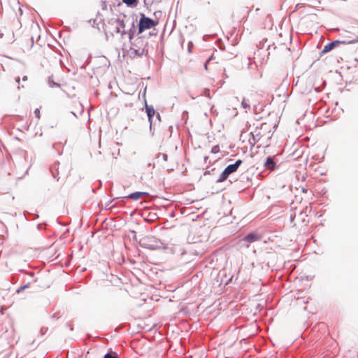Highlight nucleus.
<instances>
[{"instance_id":"nucleus-17","label":"nucleus","mask_w":358,"mask_h":358,"mask_svg":"<svg viewBox=\"0 0 358 358\" xmlns=\"http://www.w3.org/2000/svg\"><path fill=\"white\" fill-rule=\"evenodd\" d=\"M23 80H27V76H24L23 78H22Z\"/></svg>"},{"instance_id":"nucleus-13","label":"nucleus","mask_w":358,"mask_h":358,"mask_svg":"<svg viewBox=\"0 0 358 358\" xmlns=\"http://www.w3.org/2000/svg\"><path fill=\"white\" fill-rule=\"evenodd\" d=\"M220 147L219 145H215L214 147H213L212 150H211V152L213 153V154H216V153H218L220 152Z\"/></svg>"},{"instance_id":"nucleus-12","label":"nucleus","mask_w":358,"mask_h":358,"mask_svg":"<svg viewBox=\"0 0 358 358\" xmlns=\"http://www.w3.org/2000/svg\"><path fill=\"white\" fill-rule=\"evenodd\" d=\"M123 3L127 4V6H135L137 3L138 0H122Z\"/></svg>"},{"instance_id":"nucleus-2","label":"nucleus","mask_w":358,"mask_h":358,"mask_svg":"<svg viewBox=\"0 0 358 358\" xmlns=\"http://www.w3.org/2000/svg\"><path fill=\"white\" fill-rule=\"evenodd\" d=\"M129 18L126 15L122 17H112L109 20L108 25H106L107 30L111 35L121 34L124 35L127 34L128 31L126 30L127 23L129 22Z\"/></svg>"},{"instance_id":"nucleus-9","label":"nucleus","mask_w":358,"mask_h":358,"mask_svg":"<svg viewBox=\"0 0 358 358\" xmlns=\"http://www.w3.org/2000/svg\"><path fill=\"white\" fill-rule=\"evenodd\" d=\"M145 111H146L147 115L148 117V120H149V121H150V122L151 124L152 123V117L155 114V110L154 109V108L152 106H148L145 103Z\"/></svg>"},{"instance_id":"nucleus-1","label":"nucleus","mask_w":358,"mask_h":358,"mask_svg":"<svg viewBox=\"0 0 358 358\" xmlns=\"http://www.w3.org/2000/svg\"><path fill=\"white\" fill-rule=\"evenodd\" d=\"M131 28L128 30L129 39L131 42L129 52L132 57L141 56L144 54L145 44L141 37H138L134 40L135 24L133 20H131Z\"/></svg>"},{"instance_id":"nucleus-3","label":"nucleus","mask_w":358,"mask_h":358,"mask_svg":"<svg viewBox=\"0 0 358 358\" xmlns=\"http://www.w3.org/2000/svg\"><path fill=\"white\" fill-rule=\"evenodd\" d=\"M141 243L143 247L150 250H157L162 247L160 240L152 236L143 238Z\"/></svg>"},{"instance_id":"nucleus-6","label":"nucleus","mask_w":358,"mask_h":358,"mask_svg":"<svg viewBox=\"0 0 358 358\" xmlns=\"http://www.w3.org/2000/svg\"><path fill=\"white\" fill-rule=\"evenodd\" d=\"M261 239V236L257 234L251 233L244 237L242 241H244L248 243H253Z\"/></svg>"},{"instance_id":"nucleus-18","label":"nucleus","mask_w":358,"mask_h":358,"mask_svg":"<svg viewBox=\"0 0 358 358\" xmlns=\"http://www.w3.org/2000/svg\"><path fill=\"white\" fill-rule=\"evenodd\" d=\"M19 81H20V78H17L16 79V82L19 83Z\"/></svg>"},{"instance_id":"nucleus-14","label":"nucleus","mask_w":358,"mask_h":358,"mask_svg":"<svg viewBox=\"0 0 358 358\" xmlns=\"http://www.w3.org/2000/svg\"><path fill=\"white\" fill-rule=\"evenodd\" d=\"M34 115H35V117L39 120L41 118V113H40V108H36L35 110H34Z\"/></svg>"},{"instance_id":"nucleus-10","label":"nucleus","mask_w":358,"mask_h":358,"mask_svg":"<svg viewBox=\"0 0 358 358\" xmlns=\"http://www.w3.org/2000/svg\"><path fill=\"white\" fill-rule=\"evenodd\" d=\"M264 165L266 169L272 171L275 169V163L273 162L271 157H268Z\"/></svg>"},{"instance_id":"nucleus-15","label":"nucleus","mask_w":358,"mask_h":358,"mask_svg":"<svg viewBox=\"0 0 358 358\" xmlns=\"http://www.w3.org/2000/svg\"><path fill=\"white\" fill-rule=\"evenodd\" d=\"M241 104H242L243 108H248V107H250V105L248 103V101H246L245 99L243 100Z\"/></svg>"},{"instance_id":"nucleus-7","label":"nucleus","mask_w":358,"mask_h":358,"mask_svg":"<svg viewBox=\"0 0 358 358\" xmlns=\"http://www.w3.org/2000/svg\"><path fill=\"white\" fill-rule=\"evenodd\" d=\"M341 42L339 41H334L331 43H329L328 44H327L323 50H322V54L324 53H327L328 52H329L330 50H331L332 49H334L336 45L339 44Z\"/></svg>"},{"instance_id":"nucleus-16","label":"nucleus","mask_w":358,"mask_h":358,"mask_svg":"<svg viewBox=\"0 0 358 358\" xmlns=\"http://www.w3.org/2000/svg\"><path fill=\"white\" fill-rule=\"evenodd\" d=\"M133 106V103L132 102H129V103H125V106H129V107H131Z\"/></svg>"},{"instance_id":"nucleus-8","label":"nucleus","mask_w":358,"mask_h":358,"mask_svg":"<svg viewBox=\"0 0 358 358\" xmlns=\"http://www.w3.org/2000/svg\"><path fill=\"white\" fill-rule=\"evenodd\" d=\"M144 195H148V193L143 192H136L131 194H129L127 196H125V198L131 199L132 200L136 201L142 198Z\"/></svg>"},{"instance_id":"nucleus-5","label":"nucleus","mask_w":358,"mask_h":358,"mask_svg":"<svg viewBox=\"0 0 358 358\" xmlns=\"http://www.w3.org/2000/svg\"><path fill=\"white\" fill-rule=\"evenodd\" d=\"M242 164V161L238 159L237 160L234 164H230L226 167V169L224 170V171L220 175L218 181L219 182H223L224 181L228 176L235 172L238 166Z\"/></svg>"},{"instance_id":"nucleus-11","label":"nucleus","mask_w":358,"mask_h":358,"mask_svg":"<svg viewBox=\"0 0 358 358\" xmlns=\"http://www.w3.org/2000/svg\"><path fill=\"white\" fill-rule=\"evenodd\" d=\"M104 358H118V355L115 352H111L106 354Z\"/></svg>"},{"instance_id":"nucleus-4","label":"nucleus","mask_w":358,"mask_h":358,"mask_svg":"<svg viewBox=\"0 0 358 358\" xmlns=\"http://www.w3.org/2000/svg\"><path fill=\"white\" fill-rule=\"evenodd\" d=\"M157 24V21H155L148 17H145V15L141 14L138 22V34L143 33L146 29L155 27Z\"/></svg>"}]
</instances>
